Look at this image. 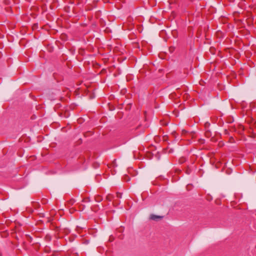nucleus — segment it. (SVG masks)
Instances as JSON below:
<instances>
[{"label": "nucleus", "mask_w": 256, "mask_h": 256, "mask_svg": "<svg viewBox=\"0 0 256 256\" xmlns=\"http://www.w3.org/2000/svg\"><path fill=\"white\" fill-rule=\"evenodd\" d=\"M230 141L231 142H234V139L232 137H230Z\"/></svg>", "instance_id": "obj_13"}, {"label": "nucleus", "mask_w": 256, "mask_h": 256, "mask_svg": "<svg viewBox=\"0 0 256 256\" xmlns=\"http://www.w3.org/2000/svg\"><path fill=\"white\" fill-rule=\"evenodd\" d=\"M131 122H134V120L130 121V124H132ZM128 124H130V122H128Z\"/></svg>", "instance_id": "obj_20"}, {"label": "nucleus", "mask_w": 256, "mask_h": 256, "mask_svg": "<svg viewBox=\"0 0 256 256\" xmlns=\"http://www.w3.org/2000/svg\"><path fill=\"white\" fill-rule=\"evenodd\" d=\"M131 123L130 130H129V132L130 131L131 134H132L133 131L137 130L140 126V124L138 122V118H134V122H131Z\"/></svg>", "instance_id": "obj_2"}, {"label": "nucleus", "mask_w": 256, "mask_h": 256, "mask_svg": "<svg viewBox=\"0 0 256 256\" xmlns=\"http://www.w3.org/2000/svg\"><path fill=\"white\" fill-rule=\"evenodd\" d=\"M252 120H251L250 121L247 120L248 124H250V128L248 130V132L249 134H251L252 136H250L252 138H254L255 134H256V122H255L254 124H252L251 121Z\"/></svg>", "instance_id": "obj_1"}, {"label": "nucleus", "mask_w": 256, "mask_h": 256, "mask_svg": "<svg viewBox=\"0 0 256 256\" xmlns=\"http://www.w3.org/2000/svg\"><path fill=\"white\" fill-rule=\"evenodd\" d=\"M163 216H156L154 214H151L150 216V219L153 220L158 221L160 220H161Z\"/></svg>", "instance_id": "obj_4"}, {"label": "nucleus", "mask_w": 256, "mask_h": 256, "mask_svg": "<svg viewBox=\"0 0 256 256\" xmlns=\"http://www.w3.org/2000/svg\"><path fill=\"white\" fill-rule=\"evenodd\" d=\"M225 132H226V134H227L228 130H225Z\"/></svg>", "instance_id": "obj_22"}, {"label": "nucleus", "mask_w": 256, "mask_h": 256, "mask_svg": "<svg viewBox=\"0 0 256 256\" xmlns=\"http://www.w3.org/2000/svg\"><path fill=\"white\" fill-rule=\"evenodd\" d=\"M131 122H134V120L130 121V124H132ZM128 124H130V122H128Z\"/></svg>", "instance_id": "obj_21"}, {"label": "nucleus", "mask_w": 256, "mask_h": 256, "mask_svg": "<svg viewBox=\"0 0 256 256\" xmlns=\"http://www.w3.org/2000/svg\"><path fill=\"white\" fill-rule=\"evenodd\" d=\"M174 136H176V132H172V134Z\"/></svg>", "instance_id": "obj_18"}, {"label": "nucleus", "mask_w": 256, "mask_h": 256, "mask_svg": "<svg viewBox=\"0 0 256 256\" xmlns=\"http://www.w3.org/2000/svg\"><path fill=\"white\" fill-rule=\"evenodd\" d=\"M186 161V158L185 157H181L180 158L178 162L179 163L182 164Z\"/></svg>", "instance_id": "obj_8"}, {"label": "nucleus", "mask_w": 256, "mask_h": 256, "mask_svg": "<svg viewBox=\"0 0 256 256\" xmlns=\"http://www.w3.org/2000/svg\"><path fill=\"white\" fill-rule=\"evenodd\" d=\"M187 133H188V132H187L186 130H182V134H186Z\"/></svg>", "instance_id": "obj_12"}, {"label": "nucleus", "mask_w": 256, "mask_h": 256, "mask_svg": "<svg viewBox=\"0 0 256 256\" xmlns=\"http://www.w3.org/2000/svg\"><path fill=\"white\" fill-rule=\"evenodd\" d=\"M232 130L238 132L240 134H242L244 130V127L242 124H238L237 126H234L232 128Z\"/></svg>", "instance_id": "obj_3"}, {"label": "nucleus", "mask_w": 256, "mask_h": 256, "mask_svg": "<svg viewBox=\"0 0 256 256\" xmlns=\"http://www.w3.org/2000/svg\"><path fill=\"white\" fill-rule=\"evenodd\" d=\"M114 198V196L112 194H108L106 196V198L108 200L111 201Z\"/></svg>", "instance_id": "obj_5"}, {"label": "nucleus", "mask_w": 256, "mask_h": 256, "mask_svg": "<svg viewBox=\"0 0 256 256\" xmlns=\"http://www.w3.org/2000/svg\"><path fill=\"white\" fill-rule=\"evenodd\" d=\"M122 194L120 192H117L116 193V196L118 198H120L122 197Z\"/></svg>", "instance_id": "obj_10"}, {"label": "nucleus", "mask_w": 256, "mask_h": 256, "mask_svg": "<svg viewBox=\"0 0 256 256\" xmlns=\"http://www.w3.org/2000/svg\"><path fill=\"white\" fill-rule=\"evenodd\" d=\"M210 124V123H208V122H206V123L205 124V126H208Z\"/></svg>", "instance_id": "obj_19"}, {"label": "nucleus", "mask_w": 256, "mask_h": 256, "mask_svg": "<svg viewBox=\"0 0 256 256\" xmlns=\"http://www.w3.org/2000/svg\"><path fill=\"white\" fill-rule=\"evenodd\" d=\"M126 92V90H122L121 92L122 93L124 94H125V93Z\"/></svg>", "instance_id": "obj_15"}, {"label": "nucleus", "mask_w": 256, "mask_h": 256, "mask_svg": "<svg viewBox=\"0 0 256 256\" xmlns=\"http://www.w3.org/2000/svg\"><path fill=\"white\" fill-rule=\"evenodd\" d=\"M128 22H129V31L130 30V26L131 25H134V23L132 22H133V19L131 18H130V16H129V20H128Z\"/></svg>", "instance_id": "obj_7"}, {"label": "nucleus", "mask_w": 256, "mask_h": 256, "mask_svg": "<svg viewBox=\"0 0 256 256\" xmlns=\"http://www.w3.org/2000/svg\"><path fill=\"white\" fill-rule=\"evenodd\" d=\"M95 200L97 202H100L102 200V198L100 196L98 195V196H96Z\"/></svg>", "instance_id": "obj_6"}, {"label": "nucleus", "mask_w": 256, "mask_h": 256, "mask_svg": "<svg viewBox=\"0 0 256 256\" xmlns=\"http://www.w3.org/2000/svg\"><path fill=\"white\" fill-rule=\"evenodd\" d=\"M174 47H170L169 48V50L170 52H172L174 50Z\"/></svg>", "instance_id": "obj_11"}, {"label": "nucleus", "mask_w": 256, "mask_h": 256, "mask_svg": "<svg viewBox=\"0 0 256 256\" xmlns=\"http://www.w3.org/2000/svg\"><path fill=\"white\" fill-rule=\"evenodd\" d=\"M130 47L132 48H138L139 44L138 43L136 42H132L130 46Z\"/></svg>", "instance_id": "obj_9"}, {"label": "nucleus", "mask_w": 256, "mask_h": 256, "mask_svg": "<svg viewBox=\"0 0 256 256\" xmlns=\"http://www.w3.org/2000/svg\"><path fill=\"white\" fill-rule=\"evenodd\" d=\"M128 78H129V82H130L131 80H132L133 78L131 74H129Z\"/></svg>", "instance_id": "obj_14"}, {"label": "nucleus", "mask_w": 256, "mask_h": 256, "mask_svg": "<svg viewBox=\"0 0 256 256\" xmlns=\"http://www.w3.org/2000/svg\"><path fill=\"white\" fill-rule=\"evenodd\" d=\"M124 180L125 182H127L128 180L127 179V176H125L124 177Z\"/></svg>", "instance_id": "obj_16"}, {"label": "nucleus", "mask_w": 256, "mask_h": 256, "mask_svg": "<svg viewBox=\"0 0 256 256\" xmlns=\"http://www.w3.org/2000/svg\"><path fill=\"white\" fill-rule=\"evenodd\" d=\"M174 136H176V132H172V134Z\"/></svg>", "instance_id": "obj_17"}]
</instances>
